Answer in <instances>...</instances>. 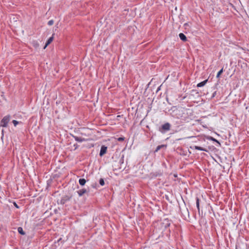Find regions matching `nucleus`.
Segmentation results:
<instances>
[{
    "mask_svg": "<svg viewBox=\"0 0 249 249\" xmlns=\"http://www.w3.org/2000/svg\"><path fill=\"white\" fill-rule=\"evenodd\" d=\"M181 213L184 219H187L189 218V212L187 208H185L181 210Z\"/></svg>",
    "mask_w": 249,
    "mask_h": 249,
    "instance_id": "obj_3",
    "label": "nucleus"
},
{
    "mask_svg": "<svg viewBox=\"0 0 249 249\" xmlns=\"http://www.w3.org/2000/svg\"><path fill=\"white\" fill-rule=\"evenodd\" d=\"M123 159L122 158L121 160H120V162H121L122 163H123Z\"/></svg>",
    "mask_w": 249,
    "mask_h": 249,
    "instance_id": "obj_28",
    "label": "nucleus"
},
{
    "mask_svg": "<svg viewBox=\"0 0 249 249\" xmlns=\"http://www.w3.org/2000/svg\"><path fill=\"white\" fill-rule=\"evenodd\" d=\"M191 148L195 149L198 150L205 151V152L207 151L206 149L203 148L202 147L196 146V145L194 146L193 147H191Z\"/></svg>",
    "mask_w": 249,
    "mask_h": 249,
    "instance_id": "obj_8",
    "label": "nucleus"
},
{
    "mask_svg": "<svg viewBox=\"0 0 249 249\" xmlns=\"http://www.w3.org/2000/svg\"><path fill=\"white\" fill-rule=\"evenodd\" d=\"M238 249V248H237V247H236V249Z\"/></svg>",
    "mask_w": 249,
    "mask_h": 249,
    "instance_id": "obj_29",
    "label": "nucleus"
},
{
    "mask_svg": "<svg viewBox=\"0 0 249 249\" xmlns=\"http://www.w3.org/2000/svg\"><path fill=\"white\" fill-rule=\"evenodd\" d=\"M12 123H13L15 126H16L19 123V122L15 120L12 121Z\"/></svg>",
    "mask_w": 249,
    "mask_h": 249,
    "instance_id": "obj_18",
    "label": "nucleus"
},
{
    "mask_svg": "<svg viewBox=\"0 0 249 249\" xmlns=\"http://www.w3.org/2000/svg\"><path fill=\"white\" fill-rule=\"evenodd\" d=\"M170 223H168L166 224V225L165 226V228H167V227L170 226Z\"/></svg>",
    "mask_w": 249,
    "mask_h": 249,
    "instance_id": "obj_23",
    "label": "nucleus"
},
{
    "mask_svg": "<svg viewBox=\"0 0 249 249\" xmlns=\"http://www.w3.org/2000/svg\"><path fill=\"white\" fill-rule=\"evenodd\" d=\"M184 26L185 27V28H186V27L187 26H189V23H185L184 25Z\"/></svg>",
    "mask_w": 249,
    "mask_h": 249,
    "instance_id": "obj_24",
    "label": "nucleus"
},
{
    "mask_svg": "<svg viewBox=\"0 0 249 249\" xmlns=\"http://www.w3.org/2000/svg\"><path fill=\"white\" fill-rule=\"evenodd\" d=\"M207 81H208V79L205 80L198 83L197 85V87H201L204 86L206 84V83L207 82Z\"/></svg>",
    "mask_w": 249,
    "mask_h": 249,
    "instance_id": "obj_12",
    "label": "nucleus"
},
{
    "mask_svg": "<svg viewBox=\"0 0 249 249\" xmlns=\"http://www.w3.org/2000/svg\"><path fill=\"white\" fill-rule=\"evenodd\" d=\"M223 68L221 69V70H220L218 72L217 75H216V77L218 78L220 76V75L221 74V73L223 72Z\"/></svg>",
    "mask_w": 249,
    "mask_h": 249,
    "instance_id": "obj_16",
    "label": "nucleus"
},
{
    "mask_svg": "<svg viewBox=\"0 0 249 249\" xmlns=\"http://www.w3.org/2000/svg\"><path fill=\"white\" fill-rule=\"evenodd\" d=\"M86 182V180L85 178H80L79 180V183L80 185L84 186Z\"/></svg>",
    "mask_w": 249,
    "mask_h": 249,
    "instance_id": "obj_13",
    "label": "nucleus"
},
{
    "mask_svg": "<svg viewBox=\"0 0 249 249\" xmlns=\"http://www.w3.org/2000/svg\"><path fill=\"white\" fill-rule=\"evenodd\" d=\"M70 199V197L67 196H65L64 197H62L60 200V204L62 205H64L67 201Z\"/></svg>",
    "mask_w": 249,
    "mask_h": 249,
    "instance_id": "obj_7",
    "label": "nucleus"
},
{
    "mask_svg": "<svg viewBox=\"0 0 249 249\" xmlns=\"http://www.w3.org/2000/svg\"><path fill=\"white\" fill-rule=\"evenodd\" d=\"M179 37L181 40L183 41H187V37L183 33H180L179 34Z\"/></svg>",
    "mask_w": 249,
    "mask_h": 249,
    "instance_id": "obj_10",
    "label": "nucleus"
},
{
    "mask_svg": "<svg viewBox=\"0 0 249 249\" xmlns=\"http://www.w3.org/2000/svg\"><path fill=\"white\" fill-rule=\"evenodd\" d=\"M74 146L75 147V149H76L78 147V145L77 144H74Z\"/></svg>",
    "mask_w": 249,
    "mask_h": 249,
    "instance_id": "obj_25",
    "label": "nucleus"
},
{
    "mask_svg": "<svg viewBox=\"0 0 249 249\" xmlns=\"http://www.w3.org/2000/svg\"><path fill=\"white\" fill-rule=\"evenodd\" d=\"M10 120V115H7L3 117V118L0 121V125L4 127H6L8 125V124Z\"/></svg>",
    "mask_w": 249,
    "mask_h": 249,
    "instance_id": "obj_2",
    "label": "nucleus"
},
{
    "mask_svg": "<svg viewBox=\"0 0 249 249\" xmlns=\"http://www.w3.org/2000/svg\"><path fill=\"white\" fill-rule=\"evenodd\" d=\"M53 20H50L48 21V24L50 26L52 25L53 24Z\"/></svg>",
    "mask_w": 249,
    "mask_h": 249,
    "instance_id": "obj_20",
    "label": "nucleus"
},
{
    "mask_svg": "<svg viewBox=\"0 0 249 249\" xmlns=\"http://www.w3.org/2000/svg\"><path fill=\"white\" fill-rule=\"evenodd\" d=\"M88 192L86 189H82L77 191V193L79 196H82L84 194Z\"/></svg>",
    "mask_w": 249,
    "mask_h": 249,
    "instance_id": "obj_9",
    "label": "nucleus"
},
{
    "mask_svg": "<svg viewBox=\"0 0 249 249\" xmlns=\"http://www.w3.org/2000/svg\"><path fill=\"white\" fill-rule=\"evenodd\" d=\"M72 136L74 138L76 141L80 142L88 141L89 140L88 138H85L82 136H74L73 135H72Z\"/></svg>",
    "mask_w": 249,
    "mask_h": 249,
    "instance_id": "obj_4",
    "label": "nucleus"
},
{
    "mask_svg": "<svg viewBox=\"0 0 249 249\" xmlns=\"http://www.w3.org/2000/svg\"><path fill=\"white\" fill-rule=\"evenodd\" d=\"M14 206L16 207V208H18V205L16 204V203L14 202Z\"/></svg>",
    "mask_w": 249,
    "mask_h": 249,
    "instance_id": "obj_26",
    "label": "nucleus"
},
{
    "mask_svg": "<svg viewBox=\"0 0 249 249\" xmlns=\"http://www.w3.org/2000/svg\"><path fill=\"white\" fill-rule=\"evenodd\" d=\"M196 207L198 210V211L199 212L200 208H199V199L198 197L196 198Z\"/></svg>",
    "mask_w": 249,
    "mask_h": 249,
    "instance_id": "obj_14",
    "label": "nucleus"
},
{
    "mask_svg": "<svg viewBox=\"0 0 249 249\" xmlns=\"http://www.w3.org/2000/svg\"><path fill=\"white\" fill-rule=\"evenodd\" d=\"M162 146L163 145H162L158 146L155 150V152H158Z\"/></svg>",
    "mask_w": 249,
    "mask_h": 249,
    "instance_id": "obj_19",
    "label": "nucleus"
},
{
    "mask_svg": "<svg viewBox=\"0 0 249 249\" xmlns=\"http://www.w3.org/2000/svg\"><path fill=\"white\" fill-rule=\"evenodd\" d=\"M81 136L84 137L85 138H86L88 136L85 133H83V132H81Z\"/></svg>",
    "mask_w": 249,
    "mask_h": 249,
    "instance_id": "obj_22",
    "label": "nucleus"
},
{
    "mask_svg": "<svg viewBox=\"0 0 249 249\" xmlns=\"http://www.w3.org/2000/svg\"><path fill=\"white\" fill-rule=\"evenodd\" d=\"M171 125L169 123H166L162 125L161 128L164 131H168L170 129Z\"/></svg>",
    "mask_w": 249,
    "mask_h": 249,
    "instance_id": "obj_6",
    "label": "nucleus"
},
{
    "mask_svg": "<svg viewBox=\"0 0 249 249\" xmlns=\"http://www.w3.org/2000/svg\"><path fill=\"white\" fill-rule=\"evenodd\" d=\"M124 140V137H119L118 138V141L119 142H123Z\"/></svg>",
    "mask_w": 249,
    "mask_h": 249,
    "instance_id": "obj_21",
    "label": "nucleus"
},
{
    "mask_svg": "<svg viewBox=\"0 0 249 249\" xmlns=\"http://www.w3.org/2000/svg\"><path fill=\"white\" fill-rule=\"evenodd\" d=\"M212 140L213 141H215V142H218V141L217 140H216L215 139L213 138Z\"/></svg>",
    "mask_w": 249,
    "mask_h": 249,
    "instance_id": "obj_27",
    "label": "nucleus"
},
{
    "mask_svg": "<svg viewBox=\"0 0 249 249\" xmlns=\"http://www.w3.org/2000/svg\"><path fill=\"white\" fill-rule=\"evenodd\" d=\"M99 183L101 186H103L105 184V181L103 178H100L99 180Z\"/></svg>",
    "mask_w": 249,
    "mask_h": 249,
    "instance_id": "obj_17",
    "label": "nucleus"
},
{
    "mask_svg": "<svg viewBox=\"0 0 249 249\" xmlns=\"http://www.w3.org/2000/svg\"><path fill=\"white\" fill-rule=\"evenodd\" d=\"M107 147L105 145H102L100 151L99 155L102 157L107 153Z\"/></svg>",
    "mask_w": 249,
    "mask_h": 249,
    "instance_id": "obj_5",
    "label": "nucleus"
},
{
    "mask_svg": "<svg viewBox=\"0 0 249 249\" xmlns=\"http://www.w3.org/2000/svg\"><path fill=\"white\" fill-rule=\"evenodd\" d=\"M18 231L21 235H24L25 234V232L23 231V229L21 227H18Z\"/></svg>",
    "mask_w": 249,
    "mask_h": 249,
    "instance_id": "obj_15",
    "label": "nucleus"
},
{
    "mask_svg": "<svg viewBox=\"0 0 249 249\" xmlns=\"http://www.w3.org/2000/svg\"><path fill=\"white\" fill-rule=\"evenodd\" d=\"M53 36L50 37L46 42L44 48H45L48 45H49L53 41Z\"/></svg>",
    "mask_w": 249,
    "mask_h": 249,
    "instance_id": "obj_11",
    "label": "nucleus"
},
{
    "mask_svg": "<svg viewBox=\"0 0 249 249\" xmlns=\"http://www.w3.org/2000/svg\"><path fill=\"white\" fill-rule=\"evenodd\" d=\"M191 113V110L190 109L182 108L178 110V117L184 121H188L189 114Z\"/></svg>",
    "mask_w": 249,
    "mask_h": 249,
    "instance_id": "obj_1",
    "label": "nucleus"
}]
</instances>
